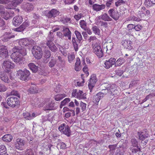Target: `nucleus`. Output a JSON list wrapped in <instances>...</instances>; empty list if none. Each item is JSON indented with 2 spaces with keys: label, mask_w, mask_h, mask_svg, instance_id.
<instances>
[{
  "label": "nucleus",
  "mask_w": 155,
  "mask_h": 155,
  "mask_svg": "<svg viewBox=\"0 0 155 155\" xmlns=\"http://www.w3.org/2000/svg\"><path fill=\"white\" fill-rule=\"evenodd\" d=\"M22 19V18L21 16H16L13 18L12 23L15 26H18L21 23L23 20Z\"/></svg>",
  "instance_id": "6ab92c4d"
},
{
  "label": "nucleus",
  "mask_w": 155,
  "mask_h": 155,
  "mask_svg": "<svg viewBox=\"0 0 155 155\" xmlns=\"http://www.w3.org/2000/svg\"><path fill=\"white\" fill-rule=\"evenodd\" d=\"M57 108L53 101H51L46 104L43 107V110L45 111L55 110Z\"/></svg>",
  "instance_id": "f8f14e48"
},
{
  "label": "nucleus",
  "mask_w": 155,
  "mask_h": 155,
  "mask_svg": "<svg viewBox=\"0 0 155 155\" xmlns=\"http://www.w3.org/2000/svg\"><path fill=\"white\" fill-rule=\"evenodd\" d=\"M17 76L21 80L27 81L30 78V73L27 69H25L23 71L20 69L17 71Z\"/></svg>",
  "instance_id": "f257e3e1"
},
{
  "label": "nucleus",
  "mask_w": 155,
  "mask_h": 155,
  "mask_svg": "<svg viewBox=\"0 0 155 155\" xmlns=\"http://www.w3.org/2000/svg\"><path fill=\"white\" fill-rule=\"evenodd\" d=\"M12 139V137L11 135L8 134L3 136L2 137V139L3 141L6 142H10Z\"/></svg>",
  "instance_id": "72a5a7b5"
},
{
  "label": "nucleus",
  "mask_w": 155,
  "mask_h": 155,
  "mask_svg": "<svg viewBox=\"0 0 155 155\" xmlns=\"http://www.w3.org/2000/svg\"><path fill=\"white\" fill-rule=\"evenodd\" d=\"M66 94H60L56 95L54 97L55 100L57 101H60L63 98L66 97Z\"/></svg>",
  "instance_id": "a18cd8bd"
},
{
  "label": "nucleus",
  "mask_w": 155,
  "mask_h": 155,
  "mask_svg": "<svg viewBox=\"0 0 155 155\" xmlns=\"http://www.w3.org/2000/svg\"><path fill=\"white\" fill-rule=\"evenodd\" d=\"M93 52L99 58L102 57L103 55V52L101 46L98 43L96 42L92 44Z\"/></svg>",
  "instance_id": "f03ea898"
},
{
  "label": "nucleus",
  "mask_w": 155,
  "mask_h": 155,
  "mask_svg": "<svg viewBox=\"0 0 155 155\" xmlns=\"http://www.w3.org/2000/svg\"><path fill=\"white\" fill-rule=\"evenodd\" d=\"M121 43L123 46L126 49L129 50L132 49V47L131 46L132 42L130 41L125 40L123 41Z\"/></svg>",
  "instance_id": "aec40b11"
},
{
  "label": "nucleus",
  "mask_w": 155,
  "mask_h": 155,
  "mask_svg": "<svg viewBox=\"0 0 155 155\" xmlns=\"http://www.w3.org/2000/svg\"><path fill=\"white\" fill-rule=\"evenodd\" d=\"M70 101V99L69 98H65L61 102L60 107H61V106H64L66 104H67Z\"/></svg>",
  "instance_id": "13d9d810"
},
{
  "label": "nucleus",
  "mask_w": 155,
  "mask_h": 155,
  "mask_svg": "<svg viewBox=\"0 0 155 155\" xmlns=\"http://www.w3.org/2000/svg\"><path fill=\"white\" fill-rule=\"evenodd\" d=\"M51 56L50 51L48 50H46L45 52L44 57L46 58H49Z\"/></svg>",
  "instance_id": "338daca9"
},
{
  "label": "nucleus",
  "mask_w": 155,
  "mask_h": 155,
  "mask_svg": "<svg viewBox=\"0 0 155 155\" xmlns=\"http://www.w3.org/2000/svg\"><path fill=\"white\" fill-rule=\"evenodd\" d=\"M107 87L109 88V94L113 96L117 94V91L116 90V87L113 84L109 85Z\"/></svg>",
  "instance_id": "393cba45"
},
{
  "label": "nucleus",
  "mask_w": 155,
  "mask_h": 155,
  "mask_svg": "<svg viewBox=\"0 0 155 155\" xmlns=\"http://www.w3.org/2000/svg\"><path fill=\"white\" fill-rule=\"evenodd\" d=\"M25 142L24 140L21 138H18L16 140L15 143V147L16 149L20 150H23L24 148V145Z\"/></svg>",
  "instance_id": "9b49d317"
},
{
  "label": "nucleus",
  "mask_w": 155,
  "mask_h": 155,
  "mask_svg": "<svg viewBox=\"0 0 155 155\" xmlns=\"http://www.w3.org/2000/svg\"><path fill=\"white\" fill-rule=\"evenodd\" d=\"M97 81V80L95 75L93 74L91 76L88 84V86L90 90V92H91L92 89L94 87V84Z\"/></svg>",
  "instance_id": "4468645a"
},
{
  "label": "nucleus",
  "mask_w": 155,
  "mask_h": 155,
  "mask_svg": "<svg viewBox=\"0 0 155 155\" xmlns=\"http://www.w3.org/2000/svg\"><path fill=\"white\" fill-rule=\"evenodd\" d=\"M11 57L15 62L19 64L21 63L22 58L21 55L18 54L16 53L13 52L11 55Z\"/></svg>",
  "instance_id": "2eb2a0df"
},
{
  "label": "nucleus",
  "mask_w": 155,
  "mask_h": 155,
  "mask_svg": "<svg viewBox=\"0 0 155 155\" xmlns=\"http://www.w3.org/2000/svg\"><path fill=\"white\" fill-rule=\"evenodd\" d=\"M75 58V55L73 53H69L68 54V61L71 63Z\"/></svg>",
  "instance_id": "3c124183"
},
{
  "label": "nucleus",
  "mask_w": 155,
  "mask_h": 155,
  "mask_svg": "<svg viewBox=\"0 0 155 155\" xmlns=\"http://www.w3.org/2000/svg\"><path fill=\"white\" fill-rule=\"evenodd\" d=\"M120 148H118L115 153L114 155H123L124 152V148L122 147V146H120Z\"/></svg>",
  "instance_id": "58836bf2"
},
{
  "label": "nucleus",
  "mask_w": 155,
  "mask_h": 155,
  "mask_svg": "<svg viewBox=\"0 0 155 155\" xmlns=\"http://www.w3.org/2000/svg\"><path fill=\"white\" fill-rule=\"evenodd\" d=\"M23 116L25 118L28 120H30L32 119V118L31 116V114L26 112H24L23 113Z\"/></svg>",
  "instance_id": "6e6d98bb"
},
{
  "label": "nucleus",
  "mask_w": 155,
  "mask_h": 155,
  "mask_svg": "<svg viewBox=\"0 0 155 155\" xmlns=\"http://www.w3.org/2000/svg\"><path fill=\"white\" fill-rule=\"evenodd\" d=\"M108 13L110 16L115 21L118 20L120 17L119 13L114 9H110L108 11Z\"/></svg>",
  "instance_id": "ddd939ff"
},
{
  "label": "nucleus",
  "mask_w": 155,
  "mask_h": 155,
  "mask_svg": "<svg viewBox=\"0 0 155 155\" xmlns=\"http://www.w3.org/2000/svg\"><path fill=\"white\" fill-rule=\"evenodd\" d=\"M10 94L12 95L16 96L19 98L20 97V95L17 91L13 90L11 92Z\"/></svg>",
  "instance_id": "774afa93"
},
{
  "label": "nucleus",
  "mask_w": 155,
  "mask_h": 155,
  "mask_svg": "<svg viewBox=\"0 0 155 155\" xmlns=\"http://www.w3.org/2000/svg\"><path fill=\"white\" fill-rule=\"evenodd\" d=\"M58 61L62 66L65 64V60L64 58L61 56H58Z\"/></svg>",
  "instance_id": "864d4df0"
},
{
  "label": "nucleus",
  "mask_w": 155,
  "mask_h": 155,
  "mask_svg": "<svg viewBox=\"0 0 155 155\" xmlns=\"http://www.w3.org/2000/svg\"><path fill=\"white\" fill-rule=\"evenodd\" d=\"M35 41L31 39L28 38H22L19 41V45L21 47L32 45L34 44Z\"/></svg>",
  "instance_id": "423d86ee"
},
{
  "label": "nucleus",
  "mask_w": 155,
  "mask_h": 155,
  "mask_svg": "<svg viewBox=\"0 0 155 155\" xmlns=\"http://www.w3.org/2000/svg\"><path fill=\"white\" fill-rule=\"evenodd\" d=\"M63 32L64 36L67 37L68 39L71 40V32L69 29L68 28L64 27Z\"/></svg>",
  "instance_id": "cd10ccee"
},
{
  "label": "nucleus",
  "mask_w": 155,
  "mask_h": 155,
  "mask_svg": "<svg viewBox=\"0 0 155 155\" xmlns=\"http://www.w3.org/2000/svg\"><path fill=\"white\" fill-rule=\"evenodd\" d=\"M81 61L79 58H77L76 62L75 64V70L77 71H79L81 68Z\"/></svg>",
  "instance_id": "7c9ffc66"
},
{
  "label": "nucleus",
  "mask_w": 155,
  "mask_h": 155,
  "mask_svg": "<svg viewBox=\"0 0 155 155\" xmlns=\"http://www.w3.org/2000/svg\"><path fill=\"white\" fill-rule=\"evenodd\" d=\"M74 34L75 35L79 41H80L82 40L83 38L82 36L81 33L79 31L76 30L74 31Z\"/></svg>",
  "instance_id": "603ef678"
},
{
  "label": "nucleus",
  "mask_w": 155,
  "mask_h": 155,
  "mask_svg": "<svg viewBox=\"0 0 155 155\" xmlns=\"http://www.w3.org/2000/svg\"><path fill=\"white\" fill-rule=\"evenodd\" d=\"M117 144L109 145L108 148L110 149V153H113L116 149Z\"/></svg>",
  "instance_id": "bf43d9fd"
},
{
  "label": "nucleus",
  "mask_w": 155,
  "mask_h": 155,
  "mask_svg": "<svg viewBox=\"0 0 155 155\" xmlns=\"http://www.w3.org/2000/svg\"><path fill=\"white\" fill-rule=\"evenodd\" d=\"M0 78L5 83H8L10 82L7 75L2 72H0Z\"/></svg>",
  "instance_id": "473e14b6"
},
{
  "label": "nucleus",
  "mask_w": 155,
  "mask_h": 155,
  "mask_svg": "<svg viewBox=\"0 0 155 155\" xmlns=\"http://www.w3.org/2000/svg\"><path fill=\"white\" fill-rule=\"evenodd\" d=\"M109 88L107 87V88L103 89L102 90V92H99L100 94H102L103 95V97L104 96V95L107 94L108 93H109Z\"/></svg>",
  "instance_id": "69168bd1"
},
{
  "label": "nucleus",
  "mask_w": 155,
  "mask_h": 155,
  "mask_svg": "<svg viewBox=\"0 0 155 155\" xmlns=\"http://www.w3.org/2000/svg\"><path fill=\"white\" fill-rule=\"evenodd\" d=\"M60 21L64 24H66L67 23L69 22L71 20V19L69 18H61L60 19Z\"/></svg>",
  "instance_id": "0e129e2a"
},
{
  "label": "nucleus",
  "mask_w": 155,
  "mask_h": 155,
  "mask_svg": "<svg viewBox=\"0 0 155 155\" xmlns=\"http://www.w3.org/2000/svg\"><path fill=\"white\" fill-rule=\"evenodd\" d=\"M106 7L105 5L104 4L99 5L97 4H95L93 5V9L96 12H99L101 10L104 9Z\"/></svg>",
  "instance_id": "412c9836"
},
{
  "label": "nucleus",
  "mask_w": 155,
  "mask_h": 155,
  "mask_svg": "<svg viewBox=\"0 0 155 155\" xmlns=\"http://www.w3.org/2000/svg\"><path fill=\"white\" fill-rule=\"evenodd\" d=\"M147 130L145 129V130H144L143 131L138 132H137L139 137V139L140 140H143L149 137V135L147 133Z\"/></svg>",
  "instance_id": "a211bd4d"
},
{
  "label": "nucleus",
  "mask_w": 155,
  "mask_h": 155,
  "mask_svg": "<svg viewBox=\"0 0 155 155\" xmlns=\"http://www.w3.org/2000/svg\"><path fill=\"white\" fill-rule=\"evenodd\" d=\"M150 13V10L146 9L145 7H142L138 12V15L141 18V20H144L148 18V16H149Z\"/></svg>",
  "instance_id": "20e7f679"
},
{
  "label": "nucleus",
  "mask_w": 155,
  "mask_h": 155,
  "mask_svg": "<svg viewBox=\"0 0 155 155\" xmlns=\"http://www.w3.org/2000/svg\"><path fill=\"white\" fill-rule=\"evenodd\" d=\"M91 29L95 35L99 36L101 35V31L97 26L94 25L92 27Z\"/></svg>",
  "instance_id": "c9c22d12"
},
{
  "label": "nucleus",
  "mask_w": 155,
  "mask_h": 155,
  "mask_svg": "<svg viewBox=\"0 0 155 155\" xmlns=\"http://www.w3.org/2000/svg\"><path fill=\"white\" fill-rule=\"evenodd\" d=\"M102 98H103V95L98 93L96 95L93 96V102L95 104L98 105L99 101Z\"/></svg>",
  "instance_id": "a878e982"
},
{
  "label": "nucleus",
  "mask_w": 155,
  "mask_h": 155,
  "mask_svg": "<svg viewBox=\"0 0 155 155\" xmlns=\"http://www.w3.org/2000/svg\"><path fill=\"white\" fill-rule=\"evenodd\" d=\"M6 149L5 146L1 145L0 146V154L2 155H5L6 154Z\"/></svg>",
  "instance_id": "8fccbe9b"
},
{
  "label": "nucleus",
  "mask_w": 155,
  "mask_h": 155,
  "mask_svg": "<svg viewBox=\"0 0 155 155\" xmlns=\"http://www.w3.org/2000/svg\"><path fill=\"white\" fill-rule=\"evenodd\" d=\"M145 3L147 6H151L155 4V0H146Z\"/></svg>",
  "instance_id": "de8ad7c7"
},
{
  "label": "nucleus",
  "mask_w": 155,
  "mask_h": 155,
  "mask_svg": "<svg viewBox=\"0 0 155 155\" xmlns=\"http://www.w3.org/2000/svg\"><path fill=\"white\" fill-rule=\"evenodd\" d=\"M23 8L25 11H30L33 10V7L31 4L27 3L23 5Z\"/></svg>",
  "instance_id": "2f4dec72"
},
{
  "label": "nucleus",
  "mask_w": 155,
  "mask_h": 155,
  "mask_svg": "<svg viewBox=\"0 0 155 155\" xmlns=\"http://www.w3.org/2000/svg\"><path fill=\"white\" fill-rule=\"evenodd\" d=\"M46 45L52 51L56 52L57 51L58 49L53 42L46 43Z\"/></svg>",
  "instance_id": "c85d7f7f"
},
{
  "label": "nucleus",
  "mask_w": 155,
  "mask_h": 155,
  "mask_svg": "<svg viewBox=\"0 0 155 155\" xmlns=\"http://www.w3.org/2000/svg\"><path fill=\"white\" fill-rule=\"evenodd\" d=\"M57 146L62 149H65L66 148V144L63 142H61L58 143Z\"/></svg>",
  "instance_id": "e2e57ef3"
},
{
  "label": "nucleus",
  "mask_w": 155,
  "mask_h": 155,
  "mask_svg": "<svg viewBox=\"0 0 155 155\" xmlns=\"http://www.w3.org/2000/svg\"><path fill=\"white\" fill-rule=\"evenodd\" d=\"M54 40V36L53 33L51 31L49 32L48 35L46 38L47 42L46 43H48L50 42H53Z\"/></svg>",
  "instance_id": "4c0bfd02"
},
{
  "label": "nucleus",
  "mask_w": 155,
  "mask_h": 155,
  "mask_svg": "<svg viewBox=\"0 0 155 155\" xmlns=\"http://www.w3.org/2000/svg\"><path fill=\"white\" fill-rule=\"evenodd\" d=\"M28 66L29 67L30 69L33 72L35 73L38 70V67L36 65H35V64L33 63H29L28 64Z\"/></svg>",
  "instance_id": "e433bc0d"
},
{
  "label": "nucleus",
  "mask_w": 155,
  "mask_h": 155,
  "mask_svg": "<svg viewBox=\"0 0 155 155\" xmlns=\"http://www.w3.org/2000/svg\"><path fill=\"white\" fill-rule=\"evenodd\" d=\"M98 18L99 20L101 19L105 21H111L112 20V19L106 13L102 14L98 17Z\"/></svg>",
  "instance_id": "bb28decb"
},
{
  "label": "nucleus",
  "mask_w": 155,
  "mask_h": 155,
  "mask_svg": "<svg viewBox=\"0 0 155 155\" xmlns=\"http://www.w3.org/2000/svg\"><path fill=\"white\" fill-rule=\"evenodd\" d=\"M58 130L64 134L68 137L71 135V131L70 130V127L66 125L65 124H63L58 127Z\"/></svg>",
  "instance_id": "0eeeda50"
},
{
  "label": "nucleus",
  "mask_w": 155,
  "mask_h": 155,
  "mask_svg": "<svg viewBox=\"0 0 155 155\" xmlns=\"http://www.w3.org/2000/svg\"><path fill=\"white\" fill-rule=\"evenodd\" d=\"M73 97H76L79 99H86V94L84 93L81 90H78L77 89L74 90L72 93Z\"/></svg>",
  "instance_id": "1a4fd4ad"
},
{
  "label": "nucleus",
  "mask_w": 155,
  "mask_h": 155,
  "mask_svg": "<svg viewBox=\"0 0 155 155\" xmlns=\"http://www.w3.org/2000/svg\"><path fill=\"white\" fill-rule=\"evenodd\" d=\"M14 36V35H11L9 32H6L1 37V40L4 42L7 41Z\"/></svg>",
  "instance_id": "4be33fe9"
},
{
  "label": "nucleus",
  "mask_w": 155,
  "mask_h": 155,
  "mask_svg": "<svg viewBox=\"0 0 155 155\" xmlns=\"http://www.w3.org/2000/svg\"><path fill=\"white\" fill-rule=\"evenodd\" d=\"M72 43L73 45L74 48L76 51H78V49L77 42L75 38L73 37L72 39Z\"/></svg>",
  "instance_id": "c03bdc74"
},
{
  "label": "nucleus",
  "mask_w": 155,
  "mask_h": 155,
  "mask_svg": "<svg viewBox=\"0 0 155 155\" xmlns=\"http://www.w3.org/2000/svg\"><path fill=\"white\" fill-rule=\"evenodd\" d=\"M51 59L49 61L48 64V66L50 68L54 67L56 64L57 61L56 59L53 56L51 58Z\"/></svg>",
  "instance_id": "37998d69"
},
{
  "label": "nucleus",
  "mask_w": 155,
  "mask_h": 155,
  "mask_svg": "<svg viewBox=\"0 0 155 155\" xmlns=\"http://www.w3.org/2000/svg\"><path fill=\"white\" fill-rule=\"evenodd\" d=\"M8 52L6 47L0 46V56L2 58H6L8 56Z\"/></svg>",
  "instance_id": "f3484780"
},
{
  "label": "nucleus",
  "mask_w": 155,
  "mask_h": 155,
  "mask_svg": "<svg viewBox=\"0 0 155 155\" xmlns=\"http://www.w3.org/2000/svg\"><path fill=\"white\" fill-rule=\"evenodd\" d=\"M32 53L37 59H40L42 56V53L41 48L37 46H34L32 49Z\"/></svg>",
  "instance_id": "39448f33"
},
{
  "label": "nucleus",
  "mask_w": 155,
  "mask_h": 155,
  "mask_svg": "<svg viewBox=\"0 0 155 155\" xmlns=\"http://www.w3.org/2000/svg\"><path fill=\"white\" fill-rule=\"evenodd\" d=\"M125 60L122 58H120L114 64L115 66H119L123 64L125 62Z\"/></svg>",
  "instance_id": "a19ab883"
},
{
  "label": "nucleus",
  "mask_w": 155,
  "mask_h": 155,
  "mask_svg": "<svg viewBox=\"0 0 155 155\" xmlns=\"http://www.w3.org/2000/svg\"><path fill=\"white\" fill-rule=\"evenodd\" d=\"M7 103L8 106L14 108L18 106L19 102L18 99L17 97H11L7 98Z\"/></svg>",
  "instance_id": "7ed1b4c3"
},
{
  "label": "nucleus",
  "mask_w": 155,
  "mask_h": 155,
  "mask_svg": "<svg viewBox=\"0 0 155 155\" xmlns=\"http://www.w3.org/2000/svg\"><path fill=\"white\" fill-rule=\"evenodd\" d=\"M51 145H43L42 147V149L44 152L47 151V153H49L51 150Z\"/></svg>",
  "instance_id": "79ce46f5"
},
{
  "label": "nucleus",
  "mask_w": 155,
  "mask_h": 155,
  "mask_svg": "<svg viewBox=\"0 0 155 155\" xmlns=\"http://www.w3.org/2000/svg\"><path fill=\"white\" fill-rule=\"evenodd\" d=\"M59 12L57 10L53 9L48 12L47 15L49 18H54L59 15Z\"/></svg>",
  "instance_id": "5701e85b"
},
{
  "label": "nucleus",
  "mask_w": 155,
  "mask_h": 155,
  "mask_svg": "<svg viewBox=\"0 0 155 155\" xmlns=\"http://www.w3.org/2000/svg\"><path fill=\"white\" fill-rule=\"evenodd\" d=\"M80 24L81 28L84 29L87 28V23L84 20H81L80 22Z\"/></svg>",
  "instance_id": "052dcab7"
},
{
  "label": "nucleus",
  "mask_w": 155,
  "mask_h": 155,
  "mask_svg": "<svg viewBox=\"0 0 155 155\" xmlns=\"http://www.w3.org/2000/svg\"><path fill=\"white\" fill-rule=\"evenodd\" d=\"M13 51L15 52L18 54L20 55L21 56H25L27 54L26 49L23 47H15L12 49Z\"/></svg>",
  "instance_id": "9d476101"
},
{
  "label": "nucleus",
  "mask_w": 155,
  "mask_h": 155,
  "mask_svg": "<svg viewBox=\"0 0 155 155\" xmlns=\"http://www.w3.org/2000/svg\"><path fill=\"white\" fill-rule=\"evenodd\" d=\"M116 59L114 58H110L108 60H106L104 64L105 68L106 69H109L111 67L112 65L114 64Z\"/></svg>",
  "instance_id": "dca6fc26"
},
{
  "label": "nucleus",
  "mask_w": 155,
  "mask_h": 155,
  "mask_svg": "<svg viewBox=\"0 0 155 155\" xmlns=\"http://www.w3.org/2000/svg\"><path fill=\"white\" fill-rule=\"evenodd\" d=\"M2 16L5 20H8L9 18H11L12 16V13L8 12H5L4 11V12L1 14Z\"/></svg>",
  "instance_id": "f704fd0d"
},
{
  "label": "nucleus",
  "mask_w": 155,
  "mask_h": 155,
  "mask_svg": "<svg viewBox=\"0 0 155 155\" xmlns=\"http://www.w3.org/2000/svg\"><path fill=\"white\" fill-rule=\"evenodd\" d=\"M25 155H34V151L33 149H27L25 152Z\"/></svg>",
  "instance_id": "09e8293b"
},
{
  "label": "nucleus",
  "mask_w": 155,
  "mask_h": 155,
  "mask_svg": "<svg viewBox=\"0 0 155 155\" xmlns=\"http://www.w3.org/2000/svg\"><path fill=\"white\" fill-rule=\"evenodd\" d=\"M131 147H135L138 146V142L135 138H133L131 140Z\"/></svg>",
  "instance_id": "5fc2aeb1"
},
{
  "label": "nucleus",
  "mask_w": 155,
  "mask_h": 155,
  "mask_svg": "<svg viewBox=\"0 0 155 155\" xmlns=\"http://www.w3.org/2000/svg\"><path fill=\"white\" fill-rule=\"evenodd\" d=\"M23 1V0H13L10 2V5L12 8H13L20 4Z\"/></svg>",
  "instance_id": "c756f323"
},
{
  "label": "nucleus",
  "mask_w": 155,
  "mask_h": 155,
  "mask_svg": "<svg viewBox=\"0 0 155 155\" xmlns=\"http://www.w3.org/2000/svg\"><path fill=\"white\" fill-rule=\"evenodd\" d=\"M126 20L127 21L133 20L137 21H139L141 20V19L139 18L135 17L134 16H131L127 18Z\"/></svg>",
  "instance_id": "49530a36"
},
{
  "label": "nucleus",
  "mask_w": 155,
  "mask_h": 155,
  "mask_svg": "<svg viewBox=\"0 0 155 155\" xmlns=\"http://www.w3.org/2000/svg\"><path fill=\"white\" fill-rule=\"evenodd\" d=\"M98 25L101 27L104 28H107V27L108 24L107 22L103 21H100L98 22Z\"/></svg>",
  "instance_id": "680f3d73"
},
{
  "label": "nucleus",
  "mask_w": 155,
  "mask_h": 155,
  "mask_svg": "<svg viewBox=\"0 0 155 155\" xmlns=\"http://www.w3.org/2000/svg\"><path fill=\"white\" fill-rule=\"evenodd\" d=\"M130 150L132 152L134 153H139L141 150L140 148L138 146H137L131 147H130Z\"/></svg>",
  "instance_id": "ea45409f"
},
{
  "label": "nucleus",
  "mask_w": 155,
  "mask_h": 155,
  "mask_svg": "<svg viewBox=\"0 0 155 155\" xmlns=\"http://www.w3.org/2000/svg\"><path fill=\"white\" fill-rule=\"evenodd\" d=\"M2 67L6 72H9L11 69L14 67V64L8 60L5 61L2 64Z\"/></svg>",
  "instance_id": "6e6552de"
},
{
  "label": "nucleus",
  "mask_w": 155,
  "mask_h": 155,
  "mask_svg": "<svg viewBox=\"0 0 155 155\" xmlns=\"http://www.w3.org/2000/svg\"><path fill=\"white\" fill-rule=\"evenodd\" d=\"M28 91L30 93L33 94L38 92V91L36 90L35 86H31L28 89Z\"/></svg>",
  "instance_id": "4d7b16f0"
},
{
  "label": "nucleus",
  "mask_w": 155,
  "mask_h": 155,
  "mask_svg": "<svg viewBox=\"0 0 155 155\" xmlns=\"http://www.w3.org/2000/svg\"><path fill=\"white\" fill-rule=\"evenodd\" d=\"M29 24L28 23V22L25 21L19 27L15 29V31L18 32L22 31L26 27L29 26Z\"/></svg>",
  "instance_id": "b1692460"
}]
</instances>
